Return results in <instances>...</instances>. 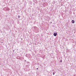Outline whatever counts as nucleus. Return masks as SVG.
Masks as SVG:
<instances>
[{
	"label": "nucleus",
	"instance_id": "1",
	"mask_svg": "<svg viewBox=\"0 0 76 76\" xmlns=\"http://www.w3.org/2000/svg\"><path fill=\"white\" fill-rule=\"evenodd\" d=\"M57 33L56 32L54 33L53 34V35L54 36L56 37L57 36Z\"/></svg>",
	"mask_w": 76,
	"mask_h": 76
},
{
	"label": "nucleus",
	"instance_id": "2",
	"mask_svg": "<svg viewBox=\"0 0 76 76\" xmlns=\"http://www.w3.org/2000/svg\"><path fill=\"white\" fill-rule=\"evenodd\" d=\"M72 23H75V20H72Z\"/></svg>",
	"mask_w": 76,
	"mask_h": 76
},
{
	"label": "nucleus",
	"instance_id": "3",
	"mask_svg": "<svg viewBox=\"0 0 76 76\" xmlns=\"http://www.w3.org/2000/svg\"><path fill=\"white\" fill-rule=\"evenodd\" d=\"M6 10L9 11L10 10V9L9 8H7L6 9Z\"/></svg>",
	"mask_w": 76,
	"mask_h": 76
},
{
	"label": "nucleus",
	"instance_id": "4",
	"mask_svg": "<svg viewBox=\"0 0 76 76\" xmlns=\"http://www.w3.org/2000/svg\"><path fill=\"white\" fill-rule=\"evenodd\" d=\"M20 15L18 16V18H20Z\"/></svg>",
	"mask_w": 76,
	"mask_h": 76
},
{
	"label": "nucleus",
	"instance_id": "5",
	"mask_svg": "<svg viewBox=\"0 0 76 76\" xmlns=\"http://www.w3.org/2000/svg\"><path fill=\"white\" fill-rule=\"evenodd\" d=\"M53 75H55V72H53Z\"/></svg>",
	"mask_w": 76,
	"mask_h": 76
},
{
	"label": "nucleus",
	"instance_id": "6",
	"mask_svg": "<svg viewBox=\"0 0 76 76\" xmlns=\"http://www.w3.org/2000/svg\"><path fill=\"white\" fill-rule=\"evenodd\" d=\"M62 60H61L60 61V62H61V63H62Z\"/></svg>",
	"mask_w": 76,
	"mask_h": 76
},
{
	"label": "nucleus",
	"instance_id": "7",
	"mask_svg": "<svg viewBox=\"0 0 76 76\" xmlns=\"http://www.w3.org/2000/svg\"><path fill=\"white\" fill-rule=\"evenodd\" d=\"M25 56H26L27 57L28 56H28V54H26V55Z\"/></svg>",
	"mask_w": 76,
	"mask_h": 76
},
{
	"label": "nucleus",
	"instance_id": "8",
	"mask_svg": "<svg viewBox=\"0 0 76 76\" xmlns=\"http://www.w3.org/2000/svg\"><path fill=\"white\" fill-rule=\"evenodd\" d=\"M37 28L36 27H34V28Z\"/></svg>",
	"mask_w": 76,
	"mask_h": 76
},
{
	"label": "nucleus",
	"instance_id": "9",
	"mask_svg": "<svg viewBox=\"0 0 76 76\" xmlns=\"http://www.w3.org/2000/svg\"><path fill=\"white\" fill-rule=\"evenodd\" d=\"M13 52H14V50H13Z\"/></svg>",
	"mask_w": 76,
	"mask_h": 76
},
{
	"label": "nucleus",
	"instance_id": "10",
	"mask_svg": "<svg viewBox=\"0 0 76 76\" xmlns=\"http://www.w3.org/2000/svg\"><path fill=\"white\" fill-rule=\"evenodd\" d=\"M38 69V68H37V69Z\"/></svg>",
	"mask_w": 76,
	"mask_h": 76
},
{
	"label": "nucleus",
	"instance_id": "11",
	"mask_svg": "<svg viewBox=\"0 0 76 76\" xmlns=\"http://www.w3.org/2000/svg\"><path fill=\"white\" fill-rule=\"evenodd\" d=\"M60 0V1H62V0Z\"/></svg>",
	"mask_w": 76,
	"mask_h": 76
},
{
	"label": "nucleus",
	"instance_id": "12",
	"mask_svg": "<svg viewBox=\"0 0 76 76\" xmlns=\"http://www.w3.org/2000/svg\"><path fill=\"white\" fill-rule=\"evenodd\" d=\"M14 14H15V12H14Z\"/></svg>",
	"mask_w": 76,
	"mask_h": 76
},
{
	"label": "nucleus",
	"instance_id": "13",
	"mask_svg": "<svg viewBox=\"0 0 76 76\" xmlns=\"http://www.w3.org/2000/svg\"><path fill=\"white\" fill-rule=\"evenodd\" d=\"M23 39L22 38V39Z\"/></svg>",
	"mask_w": 76,
	"mask_h": 76
},
{
	"label": "nucleus",
	"instance_id": "14",
	"mask_svg": "<svg viewBox=\"0 0 76 76\" xmlns=\"http://www.w3.org/2000/svg\"><path fill=\"white\" fill-rule=\"evenodd\" d=\"M51 23H52V22H51Z\"/></svg>",
	"mask_w": 76,
	"mask_h": 76
},
{
	"label": "nucleus",
	"instance_id": "15",
	"mask_svg": "<svg viewBox=\"0 0 76 76\" xmlns=\"http://www.w3.org/2000/svg\"><path fill=\"white\" fill-rule=\"evenodd\" d=\"M25 61H26V60H25Z\"/></svg>",
	"mask_w": 76,
	"mask_h": 76
}]
</instances>
